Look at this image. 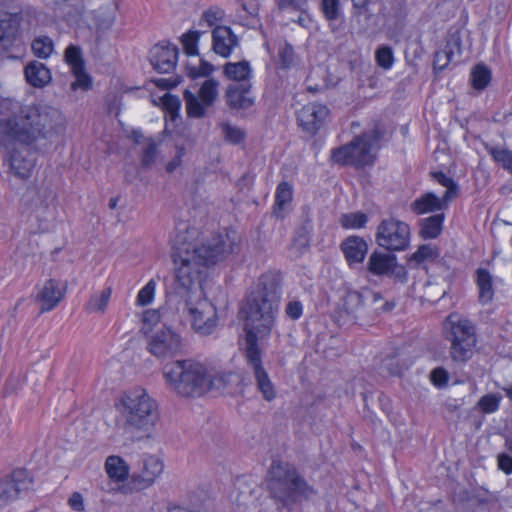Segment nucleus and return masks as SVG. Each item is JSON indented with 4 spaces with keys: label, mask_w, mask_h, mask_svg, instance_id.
<instances>
[{
    "label": "nucleus",
    "mask_w": 512,
    "mask_h": 512,
    "mask_svg": "<svg viewBox=\"0 0 512 512\" xmlns=\"http://www.w3.org/2000/svg\"><path fill=\"white\" fill-rule=\"evenodd\" d=\"M239 249L236 235L226 233L198 244L189 243L178 248L173 256L175 283L183 292L195 294L186 300L188 314L194 331L200 335L212 334L218 324L216 307L203 297L201 279L203 269L226 259Z\"/></svg>",
    "instance_id": "1"
},
{
    "label": "nucleus",
    "mask_w": 512,
    "mask_h": 512,
    "mask_svg": "<svg viewBox=\"0 0 512 512\" xmlns=\"http://www.w3.org/2000/svg\"><path fill=\"white\" fill-rule=\"evenodd\" d=\"M280 291L277 277L262 275L254 290L246 297L240 309L244 321L245 358L252 367L256 386L262 397L271 402L276 398V389L262 365L258 342L268 339L276 322L279 310Z\"/></svg>",
    "instance_id": "2"
},
{
    "label": "nucleus",
    "mask_w": 512,
    "mask_h": 512,
    "mask_svg": "<svg viewBox=\"0 0 512 512\" xmlns=\"http://www.w3.org/2000/svg\"><path fill=\"white\" fill-rule=\"evenodd\" d=\"M66 119L56 107L37 102L27 105L11 98L0 102V148L15 143L35 147L41 140H50L64 133Z\"/></svg>",
    "instance_id": "3"
},
{
    "label": "nucleus",
    "mask_w": 512,
    "mask_h": 512,
    "mask_svg": "<svg viewBox=\"0 0 512 512\" xmlns=\"http://www.w3.org/2000/svg\"><path fill=\"white\" fill-rule=\"evenodd\" d=\"M232 376L193 359L172 361L163 367L166 384L183 397H199L211 390H221Z\"/></svg>",
    "instance_id": "4"
},
{
    "label": "nucleus",
    "mask_w": 512,
    "mask_h": 512,
    "mask_svg": "<svg viewBox=\"0 0 512 512\" xmlns=\"http://www.w3.org/2000/svg\"><path fill=\"white\" fill-rule=\"evenodd\" d=\"M115 407L125 423L141 438L151 439L155 436L160 420L159 405L145 388L137 386L124 391Z\"/></svg>",
    "instance_id": "5"
},
{
    "label": "nucleus",
    "mask_w": 512,
    "mask_h": 512,
    "mask_svg": "<svg viewBox=\"0 0 512 512\" xmlns=\"http://www.w3.org/2000/svg\"><path fill=\"white\" fill-rule=\"evenodd\" d=\"M268 485L273 496L285 505L307 498L313 492L294 468L280 462L272 463Z\"/></svg>",
    "instance_id": "6"
},
{
    "label": "nucleus",
    "mask_w": 512,
    "mask_h": 512,
    "mask_svg": "<svg viewBox=\"0 0 512 512\" xmlns=\"http://www.w3.org/2000/svg\"><path fill=\"white\" fill-rule=\"evenodd\" d=\"M447 339L451 342L450 354L455 361H467L477 343L475 327L470 320L457 313L450 314L444 322Z\"/></svg>",
    "instance_id": "7"
},
{
    "label": "nucleus",
    "mask_w": 512,
    "mask_h": 512,
    "mask_svg": "<svg viewBox=\"0 0 512 512\" xmlns=\"http://www.w3.org/2000/svg\"><path fill=\"white\" fill-rule=\"evenodd\" d=\"M377 137L374 134H365L356 137L348 145L333 149L331 159L339 165H353L364 167L374 162L377 150Z\"/></svg>",
    "instance_id": "8"
},
{
    "label": "nucleus",
    "mask_w": 512,
    "mask_h": 512,
    "mask_svg": "<svg viewBox=\"0 0 512 512\" xmlns=\"http://www.w3.org/2000/svg\"><path fill=\"white\" fill-rule=\"evenodd\" d=\"M377 244L389 252H402L409 248L411 229L408 223L394 217L383 219L376 231Z\"/></svg>",
    "instance_id": "9"
},
{
    "label": "nucleus",
    "mask_w": 512,
    "mask_h": 512,
    "mask_svg": "<svg viewBox=\"0 0 512 512\" xmlns=\"http://www.w3.org/2000/svg\"><path fill=\"white\" fill-rule=\"evenodd\" d=\"M367 271L374 276H387L399 283L408 280V271L397 261L396 255L383 251L375 250L370 254Z\"/></svg>",
    "instance_id": "10"
},
{
    "label": "nucleus",
    "mask_w": 512,
    "mask_h": 512,
    "mask_svg": "<svg viewBox=\"0 0 512 512\" xmlns=\"http://www.w3.org/2000/svg\"><path fill=\"white\" fill-rule=\"evenodd\" d=\"M218 88V81L210 78L202 83L197 95L186 90L184 92V99L188 117H204L206 111L213 106L218 97Z\"/></svg>",
    "instance_id": "11"
},
{
    "label": "nucleus",
    "mask_w": 512,
    "mask_h": 512,
    "mask_svg": "<svg viewBox=\"0 0 512 512\" xmlns=\"http://www.w3.org/2000/svg\"><path fill=\"white\" fill-rule=\"evenodd\" d=\"M147 350L157 358L173 357L181 352L183 347L181 335L170 326L162 328L146 338Z\"/></svg>",
    "instance_id": "12"
},
{
    "label": "nucleus",
    "mask_w": 512,
    "mask_h": 512,
    "mask_svg": "<svg viewBox=\"0 0 512 512\" xmlns=\"http://www.w3.org/2000/svg\"><path fill=\"white\" fill-rule=\"evenodd\" d=\"M67 290V282L60 279L49 278L38 284L35 300L40 304V311L45 313L56 308L65 298Z\"/></svg>",
    "instance_id": "13"
},
{
    "label": "nucleus",
    "mask_w": 512,
    "mask_h": 512,
    "mask_svg": "<svg viewBox=\"0 0 512 512\" xmlns=\"http://www.w3.org/2000/svg\"><path fill=\"white\" fill-rule=\"evenodd\" d=\"M382 295L379 292L372 291L368 288L363 289L361 292L349 291L343 298V303L340 308V317H345L344 322H355L356 314L360 308L365 304H376L382 301Z\"/></svg>",
    "instance_id": "14"
},
{
    "label": "nucleus",
    "mask_w": 512,
    "mask_h": 512,
    "mask_svg": "<svg viewBox=\"0 0 512 512\" xmlns=\"http://www.w3.org/2000/svg\"><path fill=\"white\" fill-rule=\"evenodd\" d=\"M178 47L168 41L155 44L149 51V61L152 67L159 73L172 72L178 62Z\"/></svg>",
    "instance_id": "15"
},
{
    "label": "nucleus",
    "mask_w": 512,
    "mask_h": 512,
    "mask_svg": "<svg viewBox=\"0 0 512 512\" xmlns=\"http://www.w3.org/2000/svg\"><path fill=\"white\" fill-rule=\"evenodd\" d=\"M64 60L75 77V81L71 84V88L73 90H89L92 87V78L86 72L81 49L78 46L69 45L65 50Z\"/></svg>",
    "instance_id": "16"
},
{
    "label": "nucleus",
    "mask_w": 512,
    "mask_h": 512,
    "mask_svg": "<svg viewBox=\"0 0 512 512\" xmlns=\"http://www.w3.org/2000/svg\"><path fill=\"white\" fill-rule=\"evenodd\" d=\"M31 479L25 470H15L9 478L0 481V506L17 499L31 487Z\"/></svg>",
    "instance_id": "17"
},
{
    "label": "nucleus",
    "mask_w": 512,
    "mask_h": 512,
    "mask_svg": "<svg viewBox=\"0 0 512 512\" xmlns=\"http://www.w3.org/2000/svg\"><path fill=\"white\" fill-rule=\"evenodd\" d=\"M329 113V109L323 104L308 103L298 111L297 120L303 130L315 134L324 125Z\"/></svg>",
    "instance_id": "18"
},
{
    "label": "nucleus",
    "mask_w": 512,
    "mask_h": 512,
    "mask_svg": "<svg viewBox=\"0 0 512 512\" xmlns=\"http://www.w3.org/2000/svg\"><path fill=\"white\" fill-rule=\"evenodd\" d=\"M10 173L21 180L29 179L37 164L36 157L27 150L13 149L6 157Z\"/></svg>",
    "instance_id": "19"
},
{
    "label": "nucleus",
    "mask_w": 512,
    "mask_h": 512,
    "mask_svg": "<svg viewBox=\"0 0 512 512\" xmlns=\"http://www.w3.org/2000/svg\"><path fill=\"white\" fill-rule=\"evenodd\" d=\"M164 464L160 457L156 455H144L141 467L138 472L132 476L134 484L139 489L150 487L157 478L163 473Z\"/></svg>",
    "instance_id": "20"
},
{
    "label": "nucleus",
    "mask_w": 512,
    "mask_h": 512,
    "mask_svg": "<svg viewBox=\"0 0 512 512\" xmlns=\"http://www.w3.org/2000/svg\"><path fill=\"white\" fill-rule=\"evenodd\" d=\"M20 24L19 14H0V52H7L18 45Z\"/></svg>",
    "instance_id": "21"
},
{
    "label": "nucleus",
    "mask_w": 512,
    "mask_h": 512,
    "mask_svg": "<svg viewBox=\"0 0 512 512\" xmlns=\"http://www.w3.org/2000/svg\"><path fill=\"white\" fill-rule=\"evenodd\" d=\"M239 46V38L228 26H217L212 31V49L223 57L228 58Z\"/></svg>",
    "instance_id": "22"
},
{
    "label": "nucleus",
    "mask_w": 512,
    "mask_h": 512,
    "mask_svg": "<svg viewBox=\"0 0 512 512\" xmlns=\"http://www.w3.org/2000/svg\"><path fill=\"white\" fill-rule=\"evenodd\" d=\"M340 247L349 267L361 264L366 258L369 248L367 241L356 235L347 237Z\"/></svg>",
    "instance_id": "23"
},
{
    "label": "nucleus",
    "mask_w": 512,
    "mask_h": 512,
    "mask_svg": "<svg viewBox=\"0 0 512 512\" xmlns=\"http://www.w3.org/2000/svg\"><path fill=\"white\" fill-rule=\"evenodd\" d=\"M104 470L108 479L116 484L125 483L130 475L129 464L119 455L108 456L104 463Z\"/></svg>",
    "instance_id": "24"
},
{
    "label": "nucleus",
    "mask_w": 512,
    "mask_h": 512,
    "mask_svg": "<svg viewBox=\"0 0 512 512\" xmlns=\"http://www.w3.org/2000/svg\"><path fill=\"white\" fill-rule=\"evenodd\" d=\"M226 102L231 108L243 109L253 105L254 99L251 95L250 86L241 84H231L226 90Z\"/></svg>",
    "instance_id": "25"
},
{
    "label": "nucleus",
    "mask_w": 512,
    "mask_h": 512,
    "mask_svg": "<svg viewBox=\"0 0 512 512\" xmlns=\"http://www.w3.org/2000/svg\"><path fill=\"white\" fill-rule=\"evenodd\" d=\"M56 16L67 21L69 25H79V17L85 9V0H63L56 2Z\"/></svg>",
    "instance_id": "26"
},
{
    "label": "nucleus",
    "mask_w": 512,
    "mask_h": 512,
    "mask_svg": "<svg viewBox=\"0 0 512 512\" xmlns=\"http://www.w3.org/2000/svg\"><path fill=\"white\" fill-rule=\"evenodd\" d=\"M26 81L35 88H42L48 85L51 80V72L41 62L32 61L28 63L24 70Z\"/></svg>",
    "instance_id": "27"
},
{
    "label": "nucleus",
    "mask_w": 512,
    "mask_h": 512,
    "mask_svg": "<svg viewBox=\"0 0 512 512\" xmlns=\"http://www.w3.org/2000/svg\"><path fill=\"white\" fill-rule=\"evenodd\" d=\"M439 250L431 244L420 245L415 252L407 256V264L412 268L426 267L439 258Z\"/></svg>",
    "instance_id": "28"
},
{
    "label": "nucleus",
    "mask_w": 512,
    "mask_h": 512,
    "mask_svg": "<svg viewBox=\"0 0 512 512\" xmlns=\"http://www.w3.org/2000/svg\"><path fill=\"white\" fill-rule=\"evenodd\" d=\"M449 202L445 197L439 198L434 193L428 192L414 201L413 210L417 214L440 211L446 209Z\"/></svg>",
    "instance_id": "29"
},
{
    "label": "nucleus",
    "mask_w": 512,
    "mask_h": 512,
    "mask_svg": "<svg viewBox=\"0 0 512 512\" xmlns=\"http://www.w3.org/2000/svg\"><path fill=\"white\" fill-rule=\"evenodd\" d=\"M153 102L164 110L166 123L174 122L179 118L181 102L177 96L165 92L157 100L154 99ZM166 127H168V124H166Z\"/></svg>",
    "instance_id": "30"
},
{
    "label": "nucleus",
    "mask_w": 512,
    "mask_h": 512,
    "mask_svg": "<svg viewBox=\"0 0 512 512\" xmlns=\"http://www.w3.org/2000/svg\"><path fill=\"white\" fill-rule=\"evenodd\" d=\"M224 75L237 84L244 83L251 77L252 69L250 63L246 60L240 62H228L223 67Z\"/></svg>",
    "instance_id": "31"
},
{
    "label": "nucleus",
    "mask_w": 512,
    "mask_h": 512,
    "mask_svg": "<svg viewBox=\"0 0 512 512\" xmlns=\"http://www.w3.org/2000/svg\"><path fill=\"white\" fill-rule=\"evenodd\" d=\"M476 283L479 290V301L487 304L492 301L494 289L491 274L483 268L476 271Z\"/></svg>",
    "instance_id": "32"
},
{
    "label": "nucleus",
    "mask_w": 512,
    "mask_h": 512,
    "mask_svg": "<svg viewBox=\"0 0 512 512\" xmlns=\"http://www.w3.org/2000/svg\"><path fill=\"white\" fill-rule=\"evenodd\" d=\"M293 199L292 186L287 182L278 184L275 191L274 214L277 217H283L284 213Z\"/></svg>",
    "instance_id": "33"
},
{
    "label": "nucleus",
    "mask_w": 512,
    "mask_h": 512,
    "mask_svg": "<svg viewBox=\"0 0 512 512\" xmlns=\"http://www.w3.org/2000/svg\"><path fill=\"white\" fill-rule=\"evenodd\" d=\"M112 295V288L110 286L104 288L99 292L93 293L85 305V309L89 313H105L110 298Z\"/></svg>",
    "instance_id": "34"
},
{
    "label": "nucleus",
    "mask_w": 512,
    "mask_h": 512,
    "mask_svg": "<svg viewBox=\"0 0 512 512\" xmlns=\"http://www.w3.org/2000/svg\"><path fill=\"white\" fill-rule=\"evenodd\" d=\"M162 325L161 314L158 309H146L142 313L141 332L145 339L158 332Z\"/></svg>",
    "instance_id": "35"
},
{
    "label": "nucleus",
    "mask_w": 512,
    "mask_h": 512,
    "mask_svg": "<svg viewBox=\"0 0 512 512\" xmlns=\"http://www.w3.org/2000/svg\"><path fill=\"white\" fill-rule=\"evenodd\" d=\"M259 3L257 0H242L239 18L241 24L248 27H256L259 24L258 19Z\"/></svg>",
    "instance_id": "36"
},
{
    "label": "nucleus",
    "mask_w": 512,
    "mask_h": 512,
    "mask_svg": "<svg viewBox=\"0 0 512 512\" xmlns=\"http://www.w3.org/2000/svg\"><path fill=\"white\" fill-rule=\"evenodd\" d=\"M94 25L98 31L109 30L116 19V11L113 6L101 7L94 12Z\"/></svg>",
    "instance_id": "37"
},
{
    "label": "nucleus",
    "mask_w": 512,
    "mask_h": 512,
    "mask_svg": "<svg viewBox=\"0 0 512 512\" xmlns=\"http://www.w3.org/2000/svg\"><path fill=\"white\" fill-rule=\"evenodd\" d=\"M368 215L361 211L349 212L342 214L339 218V223L344 229L359 230L366 226L368 223Z\"/></svg>",
    "instance_id": "38"
},
{
    "label": "nucleus",
    "mask_w": 512,
    "mask_h": 512,
    "mask_svg": "<svg viewBox=\"0 0 512 512\" xmlns=\"http://www.w3.org/2000/svg\"><path fill=\"white\" fill-rule=\"evenodd\" d=\"M443 222V214H437L424 219L421 225V236L424 239L436 238L442 231Z\"/></svg>",
    "instance_id": "39"
},
{
    "label": "nucleus",
    "mask_w": 512,
    "mask_h": 512,
    "mask_svg": "<svg viewBox=\"0 0 512 512\" xmlns=\"http://www.w3.org/2000/svg\"><path fill=\"white\" fill-rule=\"evenodd\" d=\"M202 32L198 30H188L180 37L183 50L188 56H196L199 53L198 44L201 38Z\"/></svg>",
    "instance_id": "40"
},
{
    "label": "nucleus",
    "mask_w": 512,
    "mask_h": 512,
    "mask_svg": "<svg viewBox=\"0 0 512 512\" xmlns=\"http://www.w3.org/2000/svg\"><path fill=\"white\" fill-rule=\"evenodd\" d=\"M31 210L37 218L46 219L49 216H53L55 214L53 199L49 201L48 199L43 198L40 194H37L33 200Z\"/></svg>",
    "instance_id": "41"
},
{
    "label": "nucleus",
    "mask_w": 512,
    "mask_h": 512,
    "mask_svg": "<svg viewBox=\"0 0 512 512\" xmlns=\"http://www.w3.org/2000/svg\"><path fill=\"white\" fill-rule=\"evenodd\" d=\"M34 55L41 59H47L54 51V43L48 36H38L31 44Z\"/></svg>",
    "instance_id": "42"
},
{
    "label": "nucleus",
    "mask_w": 512,
    "mask_h": 512,
    "mask_svg": "<svg viewBox=\"0 0 512 512\" xmlns=\"http://www.w3.org/2000/svg\"><path fill=\"white\" fill-rule=\"evenodd\" d=\"M157 288V281L150 279L137 293L135 298V305L139 307L148 306L153 303L155 299Z\"/></svg>",
    "instance_id": "43"
},
{
    "label": "nucleus",
    "mask_w": 512,
    "mask_h": 512,
    "mask_svg": "<svg viewBox=\"0 0 512 512\" xmlns=\"http://www.w3.org/2000/svg\"><path fill=\"white\" fill-rule=\"evenodd\" d=\"M433 177L440 185L446 188V191L443 195V197H445L446 200L451 201L453 198L457 196L458 185L451 177L447 176L443 172H434Z\"/></svg>",
    "instance_id": "44"
},
{
    "label": "nucleus",
    "mask_w": 512,
    "mask_h": 512,
    "mask_svg": "<svg viewBox=\"0 0 512 512\" xmlns=\"http://www.w3.org/2000/svg\"><path fill=\"white\" fill-rule=\"evenodd\" d=\"M491 79V73L489 69L484 65H477L472 70L471 73V81L472 86L475 89L481 90L484 89Z\"/></svg>",
    "instance_id": "45"
},
{
    "label": "nucleus",
    "mask_w": 512,
    "mask_h": 512,
    "mask_svg": "<svg viewBox=\"0 0 512 512\" xmlns=\"http://www.w3.org/2000/svg\"><path fill=\"white\" fill-rule=\"evenodd\" d=\"M221 130L225 140L233 145L241 143L245 138L244 131L230 123H222Z\"/></svg>",
    "instance_id": "46"
},
{
    "label": "nucleus",
    "mask_w": 512,
    "mask_h": 512,
    "mask_svg": "<svg viewBox=\"0 0 512 512\" xmlns=\"http://www.w3.org/2000/svg\"><path fill=\"white\" fill-rule=\"evenodd\" d=\"M376 63L384 70H390L394 64V54L392 48L381 46L375 53Z\"/></svg>",
    "instance_id": "47"
},
{
    "label": "nucleus",
    "mask_w": 512,
    "mask_h": 512,
    "mask_svg": "<svg viewBox=\"0 0 512 512\" xmlns=\"http://www.w3.org/2000/svg\"><path fill=\"white\" fill-rule=\"evenodd\" d=\"M501 399L499 394H487L479 399L477 405L483 413L490 414L499 409Z\"/></svg>",
    "instance_id": "48"
},
{
    "label": "nucleus",
    "mask_w": 512,
    "mask_h": 512,
    "mask_svg": "<svg viewBox=\"0 0 512 512\" xmlns=\"http://www.w3.org/2000/svg\"><path fill=\"white\" fill-rule=\"evenodd\" d=\"M225 18V12L219 7H210L205 10L201 16V21L205 22L209 27L220 26L219 23Z\"/></svg>",
    "instance_id": "49"
},
{
    "label": "nucleus",
    "mask_w": 512,
    "mask_h": 512,
    "mask_svg": "<svg viewBox=\"0 0 512 512\" xmlns=\"http://www.w3.org/2000/svg\"><path fill=\"white\" fill-rule=\"evenodd\" d=\"M293 48L287 43H280L278 46V60L277 65L279 68H288L293 61Z\"/></svg>",
    "instance_id": "50"
},
{
    "label": "nucleus",
    "mask_w": 512,
    "mask_h": 512,
    "mask_svg": "<svg viewBox=\"0 0 512 512\" xmlns=\"http://www.w3.org/2000/svg\"><path fill=\"white\" fill-rule=\"evenodd\" d=\"M493 159L512 175V151L507 149H493Z\"/></svg>",
    "instance_id": "51"
},
{
    "label": "nucleus",
    "mask_w": 512,
    "mask_h": 512,
    "mask_svg": "<svg viewBox=\"0 0 512 512\" xmlns=\"http://www.w3.org/2000/svg\"><path fill=\"white\" fill-rule=\"evenodd\" d=\"M322 11L330 22L338 19L340 16L339 0H322Z\"/></svg>",
    "instance_id": "52"
},
{
    "label": "nucleus",
    "mask_w": 512,
    "mask_h": 512,
    "mask_svg": "<svg viewBox=\"0 0 512 512\" xmlns=\"http://www.w3.org/2000/svg\"><path fill=\"white\" fill-rule=\"evenodd\" d=\"M449 378L448 371L442 367H437L430 373L431 383L439 389L447 386Z\"/></svg>",
    "instance_id": "53"
},
{
    "label": "nucleus",
    "mask_w": 512,
    "mask_h": 512,
    "mask_svg": "<svg viewBox=\"0 0 512 512\" xmlns=\"http://www.w3.org/2000/svg\"><path fill=\"white\" fill-rule=\"evenodd\" d=\"M286 315L292 319L297 320L303 314V305L300 301H290L285 308Z\"/></svg>",
    "instance_id": "54"
},
{
    "label": "nucleus",
    "mask_w": 512,
    "mask_h": 512,
    "mask_svg": "<svg viewBox=\"0 0 512 512\" xmlns=\"http://www.w3.org/2000/svg\"><path fill=\"white\" fill-rule=\"evenodd\" d=\"M214 71V67L212 64L205 60H200L199 67L196 68L194 71H191V75L193 77H202V76H209Z\"/></svg>",
    "instance_id": "55"
},
{
    "label": "nucleus",
    "mask_w": 512,
    "mask_h": 512,
    "mask_svg": "<svg viewBox=\"0 0 512 512\" xmlns=\"http://www.w3.org/2000/svg\"><path fill=\"white\" fill-rule=\"evenodd\" d=\"M69 506L78 512H81L84 510V499L83 496L79 492H74L71 494V496L68 499Z\"/></svg>",
    "instance_id": "56"
},
{
    "label": "nucleus",
    "mask_w": 512,
    "mask_h": 512,
    "mask_svg": "<svg viewBox=\"0 0 512 512\" xmlns=\"http://www.w3.org/2000/svg\"><path fill=\"white\" fill-rule=\"evenodd\" d=\"M155 86L163 89V90H168L172 87H174L176 84L173 83L171 80L169 79H166V78H158V79H154L151 81Z\"/></svg>",
    "instance_id": "57"
},
{
    "label": "nucleus",
    "mask_w": 512,
    "mask_h": 512,
    "mask_svg": "<svg viewBox=\"0 0 512 512\" xmlns=\"http://www.w3.org/2000/svg\"><path fill=\"white\" fill-rule=\"evenodd\" d=\"M183 155V149H181L177 159L173 160L172 162L168 163L167 170L169 172H172L177 166L181 163V156Z\"/></svg>",
    "instance_id": "58"
},
{
    "label": "nucleus",
    "mask_w": 512,
    "mask_h": 512,
    "mask_svg": "<svg viewBox=\"0 0 512 512\" xmlns=\"http://www.w3.org/2000/svg\"><path fill=\"white\" fill-rule=\"evenodd\" d=\"M131 138L134 140L135 143L141 144L143 139L142 132L140 130H133L131 132Z\"/></svg>",
    "instance_id": "59"
},
{
    "label": "nucleus",
    "mask_w": 512,
    "mask_h": 512,
    "mask_svg": "<svg viewBox=\"0 0 512 512\" xmlns=\"http://www.w3.org/2000/svg\"><path fill=\"white\" fill-rule=\"evenodd\" d=\"M393 308H394V304L393 303L385 302L383 304V306L381 307V310H383V311H390Z\"/></svg>",
    "instance_id": "60"
},
{
    "label": "nucleus",
    "mask_w": 512,
    "mask_h": 512,
    "mask_svg": "<svg viewBox=\"0 0 512 512\" xmlns=\"http://www.w3.org/2000/svg\"><path fill=\"white\" fill-rule=\"evenodd\" d=\"M154 150H155L154 146H153V145H150V146H149V148H148V150H147L146 156H145V158H144L145 163H147L146 158H147L150 154H153V153H154Z\"/></svg>",
    "instance_id": "61"
},
{
    "label": "nucleus",
    "mask_w": 512,
    "mask_h": 512,
    "mask_svg": "<svg viewBox=\"0 0 512 512\" xmlns=\"http://www.w3.org/2000/svg\"><path fill=\"white\" fill-rule=\"evenodd\" d=\"M264 46H265V48H266L267 52H268L270 55H272V54H273V52H272V46H271V43H270V42H268V41H266V42H265V44H264Z\"/></svg>",
    "instance_id": "62"
},
{
    "label": "nucleus",
    "mask_w": 512,
    "mask_h": 512,
    "mask_svg": "<svg viewBox=\"0 0 512 512\" xmlns=\"http://www.w3.org/2000/svg\"><path fill=\"white\" fill-rule=\"evenodd\" d=\"M506 394L512 400V387L507 389Z\"/></svg>",
    "instance_id": "63"
},
{
    "label": "nucleus",
    "mask_w": 512,
    "mask_h": 512,
    "mask_svg": "<svg viewBox=\"0 0 512 512\" xmlns=\"http://www.w3.org/2000/svg\"><path fill=\"white\" fill-rule=\"evenodd\" d=\"M303 21H304V19H303L302 17H300V18H299V23H300L301 25H303Z\"/></svg>",
    "instance_id": "64"
}]
</instances>
